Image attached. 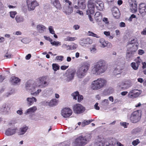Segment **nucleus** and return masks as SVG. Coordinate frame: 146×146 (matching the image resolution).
Segmentation results:
<instances>
[{"label": "nucleus", "instance_id": "obj_29", "mask_svg": "<svg viewBox=\"0 0 146 146\" xmlns=\"http://www.w3.org/2000/svg\"><path fill=\"white\" fill-rule=\"evenodd\" d=\"M78 5L79 8L82 9H85L86 7L85 0H78Z\"/></svg>", "mask_w": 146, "mask_h": 146}, {"label": "nucleus", "instance_id": "obj_14", "mask_svg": "<svg viewBox=\"0 0 146 146\" xmlns=\"http://www.w3.org/2000/svg\"><path fill=\"white\" fill-rule=\"evenodd\" d=\"M131 85V82L130 81L127 80L120 83L118 86L120 89L124 90L128 88Z\"/></svg>", "mask_w": 146, "mask_h": 146}, {"label": "nucleus", "instance_id": "obj_22", "mask_svg": "<svg viewBox=\"0 0 146 146\" xmlns=\"http://www.w3.org/2000/svg\"><path fill=\"white\" fill-rule=\"evenodd\" d=\"M139 11L141 14H146V4L141 3L139 6Z\"/></svg>", "mask_w": 146, "mask_h": 146}, {"label": "nucleus", "instance_id": "obj_34", "mask_svg": "<svg viewBox=\"0 0 146 146\" xmlns=\"http://www.w3.org/2000/svg\"><path fill=\"white\" fill-rule=\"evenodd\" d=\"M122 68H120L118 66L115 69L113 72L115 75L120 74L122 72Z\"/></svg>", "mask_w": 146, "mask_h": 146}, {"label": "nucleus", "instance_id": "obj_26", "mask_svg": "<svg viewBox=\"0 0 146 146\" xmlns=\"http://www.w3.org/2000/svg\"><path fill=\"white\" fill-rule=\"evenodd\" d=\"M112 11L113 16L116 18H118L120 15L118 9L117 7L114 8L112 9Z\"/></svg>", "mask_w": 146, "mask_h": 146}, {"label": "nucleus", "instance_id": "obj_16", "mask_svg": "<svg viewBox=\"0 0 146 146\" xmlns=\"http://www.w3.org/2000/svg\"><path fill=\"white\" fill-rule=\"evenodd\" d=\"M72 110L69 108H65L63 109L61 111V114L64 118L69 117L72 114Z\"/></svg>", "mask_w": 146, "mask_h": 146}, {"label": "nucleus", "instance_id": "obj_41", "mask_svg": "<svg viewBox=\"0 0 146 146\" xmlns=\"http://www.w3.org/2000/svg\"><path fill=\"white\" fill-rule=\"evenodd\" d=\"M52 66V69L55 71H56L59 69L60 66L57 64H53Z\"/></svg>", "mask_w": 146, "mask_h": 146}, {"label": "nucleus", "instance_id": "obj_37", "mask_svg": "<svg viewBox=\"0 0 146 146\" xmlns=\"http://www.w3.org/2000/svg\"><path fill=\"white\" fill-rule=\"evenodd\" d=\"M100 104L103 107L108 106L109 104V102L108 100L104 99L101 102Z\"/></svg>", "mask_w": 146, "mask_h": 146}, {"label": "nucleus", "instance_id": "obj_53", "mask_svg": "<svg viewBox=\"0 0 146 146\" xmlns=\"http://www.w3.org/2000/svg\"><path fill=\"white\" fill-rule=\"evenodd\" d=\"M21 41L25 44H27L29 42L28 39L27 38H24L21 40Z\"/></svg>", "mask_w": 146, "mask_h": 146}, {"label": "nucleus", "instance_id": "obj_30", "mask_svg": "<svg viewBox=\"0 0 146 146\" xmlns=\"http://www.w3.org/2000/svg\"><path fill=\"white\" fill-rule=\"evenodd\" d=\"M75 71L74 70H72L69 73L67 76L66 81L68 82H70L74 78Z\"/></svg>", "mask_w": 146, "mask_h": 146}, {"label": "nucleus", "instance_id": "obj_47", "mask_svg": "<svg viewBox=\"0 0 146 146\" xmlns=\"http://www.w3.org/2000/svg\"><path fill=\"white\" fill-rule=\"evenodd\" d=\"M90 51L92 53H95L96 52V49L95 46L93 45L90 48Z\"/></svg>", "mask_w": 146, "mask_h": 146}, {"label": "nucleus", "instance_id": "obj_56", "mask_svg": "<svg viewBox=\"0 0 146 146\" xmlns=\"http://www.w3.org/2000/svg\"><path fill=\"white\" fill-rule=\"evenodd\" d=\"M120 125L124 127V128H126L127 126L129 124L128 123H127L126 122L120 123Z\"/></svg>", "mask_w": 146, "mask_h": 146}, {"label": "nucleus", "instance_id": "obj_31", "mask_svg": "<svg viewBox=\"0 0 146 146\" xmlns=\"http://www.w3.org/2000/svg\"><path fill=\"white\" fill-rule=\"evenodd\" d=\"M94 16L95 19L97 21L100 22L101 21L102 19V16L100 12H96Z\"/></svg>", "mask_w": 146, "mask_h": 146}, {"label": "nucleus", "instance_id": "obj_50", "mask_svg": "<svg viewBox=\"0 0 146 146\" xmlns=\"http://www.w3.org/2000/svg\"><path fill=\"white\" fill-rule=\"evenodd\" d=\"M79 94V92L78 91L75 92L74 93H73L72 96L73 97V99L76 100L77 99V97L78 96Z\"/></svg>", "mask_w": 146, "mask_h": 146}, {"label": "nucleus", "instance_id": "obj_6", "mask_svg": "<svg viewBox=\"0 0 146 146\" xmlns=\"http://www.w3.org/2000/svg\"><path fill=\"white\" fill-rule=\"evenodd\" d=\"M107 82L106 80L104 78H99L92 82L91 85V88L94 90L100 89L105 86Z\"/></svg>", "mask_w": 146, "mask_h": 146}, {"label": "nucleus", "instance_id": "obj_24", "mask_svg": "<svg viewBox=\"0 0 146 146\" xmlns=\"http://www.w3.org/2000/svg\"><path fill=\"white\" fill-rule=\"evenodd\" d=\"M130 8L131 11L136 12L137 11V5L135 1H132L130 3Z\"/></svg>", "mask_w": 146, "mask_h": 146}, {"label": "nucleus", "instance_id": "obj_57", "mask_svg": "<svg viewBox=\"0 0 146 146\" xmlns=\"http://www.w3.org/2000/svg\"><path fill=\"white\" fill-rule=\"evenodd\" d=\"M12 55L11 54H9L8 53H6V54L4 56V57H6L7 58H11Z\"/></svg>", "mask_w": 146, "mask_h": 146}, {"label": "nucleus", "instance_id": "obj_38", "mask_svg": "<svg viewBox=\"0 0 146 146\" xmlns=\"http://www.w3.org/2000/svg\"><path fill=\"white\" fill-rule=\"evenodd\" d=\"M93 120L90 119L88 120H84L82 122L81 126L82 127H84L86 125H88L93 121Z\"/></svg>", "mask_w": 146, "mask_h": 146}, {"label": "nucleus", "instance_id": "obj_32", "mask_svg": "<svg viewBox=\"0 0 146 146\" xmlns=\"http://www.w3.org/2000/svg\"><path fill=\"white\" fill-rule=\"evenodd\" d=\"M15 19L17 23H22L24 21L23 17L20 15H17L15 17Z\"/></svg>", "mask_w": 146, "mask_h": 146}, {"label": "nucleus", "instance_id": "obj_45", "mask_svg": "<svg viewBox=\"0 0 146 146\" xmlns=\"http://www.w3.org/2000/svg\"><path fill=\"white\" fill-rule=\"evenodd\" d=\"M141 131V129L140 128H137L133 129L132 131V133L133 134H136L140 132Z\"/></svg>", "mask_w": 146, "mask_h": 146}, {"label": "nucleus", "instance_id": "obj_2", "mask_svg": "<svg viewBox=\"0 0 146 146\" xmlns=\"http://www.w3.org/2000/svg\"><path fill=\"white\" fill-rule=\"evenodd\" d=\"M108 68L106 62L103 60H100L94 65L91 70V73L96 75L104 73Z\"/></svg>", "mask_w": 146, "mask_h": 146}, {"label": "nucleus", "instance_id": "obj_3", "mask_svg": "<svg viewBox=\"0 0 146 146\" xmlns=\"http://www.w3.org/2000/svg\"><path fill=\"white\" fill-rule=\"evenodd\" d=\"M116 143V139L114 138H104L98 136L94 144V146H114Z\"/></svg>", "mask_w": 146, "mask_h": 146}, {"label": "nucleus", "instance_id": "obj_13", "mask_svg": "<svg viewBox=\"0 0 146 146\" xmlns=\"http://www.w3.org/2000/svg\"><path fill=\"white\" fill-rule=\"evenodd\" d=\"M142 91L140 90L133 89L130 91L128 94L129 98H134L138 97L141 93Z\"/></svg>", "mask_w": 146, "mask_h": 146}, {"label": "nucleus", "instance_id": "obj_61", "mask_svg": "<svg viewBox=\"0 0 146 146\" xmlns=\"http://www.w3.org/2000/svg\"><path fill=\"white\" fill-rule=\"evenodd\" d=\"M68 66H61L60 69L62 70H65L68 68Z\"/></svg>", "mask_w": 146, "mask_h": 146}, {"label": "nucleus", "instance_id": "obj_15", "mask_svg": "<svg viewBox=\"0 0 146 146\" xmlns=\"http://www.w3.org/2000/svg\"><path fill=\"white\" fill-rule=\"evenodd\" d=\"M10 107L9 104H4L0 108V112L3 114H7L10 110Z\"/></svg>", "mask_w": 146, "mask_h": 146}, {"label": "nucleus", "instance_id": "obj_11", "mask_svg": "<svg viewBox=\"0 0 146 146\" xmlns=\"http://www.w3.org/2000/svg\"><path fill=\"white\" fill-rule=\"evenodd\" d=\"M27 2L29 10L30 11L33 10L39 5L38 3L36 0H27Z\"/></svg>", "mask_w": 146, "mask_h": 146}, {"label": "nucleus", "instance_id": "obj_27", "mask_svg": "<svg viewBox=\"0 0 146 146\" xmlns=\"http://www.w3.org/2000/svg\"><path fill=\"white\" fill-rule=\"evenodd\" d=\"M37 108L36 106H34L27 109L25 112L26 115L35 113L37 110Z\"/></svg>", "mask_w": 146, "mask_h": 146}, {"label": "nucleus", "instance_id": "obj_42", "mask_svg": "<svg viewBox=\"0 0 146 146\" xmlns=\"http://www.w3.org/2000/svg\"><path fill=\"white\" fill-rule=\"evenodd\" d=\"M88 35L89 36H92L97 38H100V36L90 31H88Z\"/></svg>", "mask_w": 146, "mask_h": 146}, {"label": "nucleus", "instance_id": "obj_17", "mask_svg": "<svg viewBox=\"0 0 146 146\" xmlns=\"http://www.w3.org/2000/svg\"><path fill=\"white\" fill-rule=\"evenodd\" d=\"M18 129L16 127H11L7 129L5 134L7 136H10L15 134L17 133Z\"/></svg>", "mask_w": 146, "mask_h": 146}, {"label": "nucleus", "instance_id": "obj_18", "mask_svg": "<svg viewBox=\"0 0 146 146\" xmlns=\"http://www.w3.org/2000/svg\"><path fill=\"white\" fill-rule=\"evenodd\" d=\"M58 100L56 99H53L50 101H44L43 102L42 104L45 105L52 106L57 105L58 104Z\"/></svg>", "mask_w": 146, "mask_h": 146}, {"label": "nucleus", "instance_id": "obj_40", "mask_svg": "<svg viewBox=\"0 0 146 146\" xmlns=\"http://www.w3.org/2000/svg\"><path fill=\"white\" fill-rule=\"evenodd\" d=\"M131 66L132 68L135 70H138L139 66L136 64V62H133L131 64Z\"/></svg>", "mask_w": 146, "mask_h": 146}, {"label": "nucleus", "instance_id": "obj_55", "mask_svg": "<svg viewBox=\"0 0 146 146\" xmlns=\"http://www.w3.org/2000/svg\"><path fill=\"white\" fill-rule=\"evenodd\" d=\"M63 57H64L62 56H58L56 57V59L60 61H62L63 60Z\"/></svg>", "mask_w": 146, "mask_h": 146}, {"label": "nucleus", "instance_id": "obj_21", "mask_svg": "<svg viewBox=\"0 0 146 146\" xmlns=\"http://www.w3.org/2000/svg\"><path fill=\"white\" fill-rule=\"evenodd\" d=\"M28 129V127L26 125L21 127L19 130H17V134L19 135H22L25 134Z\"/></svg>", "mask_w": 146, "mask_h": 146}, {"label": "nucleus", "instance_id": "obj_28", "mask_svg": "<svg viewBox=\"0 0 146 146\" xmlns=\"http://www.w3.org/2000/svg\"><path fill=\"white\" fill-rule=\"evenodd\" d=\"M36 28L40 33H43L46 30V27L42 25H38L37 26Z\"/></svg>", "mask_w": 146, "mask_h": 146}, {"label": "nucleus", "instance_id": "obj_43", "mask_svg": "<svg viewBox=\"0 0 146 146\" xmlns=\"http://www.w3.org/2000/svg\"><path fill=\"white\" fill-rule=\"evenodd\" d=\"M136 64L138 66H139L142 62V60L140 57H138L135 60Z\"/></svg>", "mask_w": 146, "mask_h": 146}, {"label": "nucleus", "instance_id": "obj_64", "mask_svg": "<svg viewBox=\"0 0 146 146\" xmlns=\"http://www.w3.org/2000/svg\"><path fill=\"white\" fill-rule=\"evenodd\" d=\"M103 21L106 24H108V19L106 18H104L103 19Z\"/></svg>", "mask_w": 146, "mask_h": 146}, {"label": "nucleus", "instance_id": "obj_63", "mask_svg": "<svg viewBox=\"0 0 146 146\" xmlns=\"http://www.w3.org/2000/svg\"><path fill=\"white\" fill-rule=\"evenodd\" d=\"M141 34L145 35H146V28L143 29V31L141 33Z\"/></svg>", "mask_w": 146, "mask_h": 146}, {"label": "nucleus", "instance_id": "obj_36", "mask_svg": "<svg viewBox=\"0 0 146 146\" xmlns=\"http://www.w3.org/2000/svg\"><path fill=\"white\" fill-rule=\"evenodd\" d=\"M77 39L76 37H72L69 36H67L64 39V40L65 41H73Z\"/></svg>", "mask_w": 146, "mask_h": 146}, {"label": "nucleus", "instance_id": "obj_52", "mask_svg": "<svg viewBox=\"0 0 146 146\" xmlns=\"http://www.w3.org/2000/svg\"><path fill=\"white\" fill-rule=\"evenodd\" d=\"M72 10L71 7H69L68 10L66 11L65 13L66 14L68 15L70 14L72 12Z\"/></svg>", "mask_w": 146, "mask_h": 146}, {"label": "nucleus", "instance_id": "obj_48", "mask_svg": "<svg viewBox=\"0 0 146 146\" xmlns=\"http://www.w3.org/2000/svg\"><path fill=\"white\" fill-rule=\"evenodd\" d=\"M140 143V141L138 139H137L134 140L132 142V144L134 146H136Z\"/></svg>", "mask_w": 146, "mask_h": 146}, {"label": "nucleus", "instance_id": "obj_58", "mask_svg": "<svg viewBox=\"0 0 146 146\" xmlns=\"http://www.w3.org/2000/svg\"><path fill=\"white\" fill-rule=\"evenodd\" d=\"M73 28L75 30H78L80 28V26L78 25H75L73 26Z\"/></svg>", "mask_w": 146, "mask_h": 146}, {"label": "nucleus", "instance_id": "obj_10", "mask_svg": "<svg viewBox=\"0 0 146 146\" xmlns=\"http://www.w3.org/2000/svg\"><path fill=\"white\" fill-rule=\"evenodd\" d=\"M74 112L76 114H78L83 113L85 110V108L80 104L74 105L73 107Z\"/></svg>", "mask_w": 146, "mask_h": 146}, {"label": "nucleus", "instance_id": "obj_9", "mask_svg": "<svg viewBox=\"0 0 146 146\" xmlns=\"http://www.w3.org/2000/svg\"><path fill=\"white\" fill-rule=\"evenodd\" d=\"M138 45L137 39L136 38H135L133 39L129 42L127 46V48H131L132 49H134V51H135L137 50Z\"/></svg>", "mask_w": 146, "mask_h": 146}, {"label": "nucleus", "instance_id": "obj_35", "mask_svg": "<svg viewBox=\"0 0 146 146\" xmlns=\"http://www.w3.org/2000/svg\"><path fill=\"white\" fill-rule=\"evenodd\" d=\"M99 42L101 44V46L102 47H105L108 44V42L106 41L104 38H100L99 40Z\"/></svg>", "mask_w": 146, "mask_h": 146}, {"label": "nucleus", "instance_id": "obj_5", "mask_svg": "<svg viewBox=\"0 0 146 146\" xmlns=\"http://www.w3.org/2000/svg\"><path fill=\"white\" fill-rule=\"evenodd\" d=\"M90 66L87 62L84 63L77 69L76 72V76L79 78H82L86 74Z\"/></svg>", "mask_w": 146, "mask_h": 146}, {"label": "nucleus", "instance_id": "obj_44", "mask_svg": "<svg viewBox=\"0 0 146 146\" xmlns=\"http://www.w3.org/2000/svg\"><path fill=\"white\" fill-rule=\"evenodd\" d=\"M61 47L64 49H66L67 50H69L70 45H68L67 44H63Z\"/></svg>", "mask_w": 146, "mask_h": 146}, {"label": "nucleus", "instance_id": "obj_20", "mask_svg": "<svg viewBox=\"0 0 146 146\" xmlns=\"http://www.w3.org/2000/svg\"><path fill=\"white\" fill-rule=\"evenodd\" d=\"M136 51H134V49H132V48H128L126 53L127 58L128 59H131L133 57L134 54Z\"/></svg>", "mask_w": 146, "mask_h": 146}, {"label": "nucleus", "instance_id": "obj_54", "mask_svg": "<svg viewBox=\"0 0 146 146\" xmlns=\"http://www.w3.org/2000/svg\"><path fill=\"white\" fill-rule=\"evenodd\" d=\"M83 96L78 94V102H80L83 99Z\"/></svg>", "mask_w": 146, "mask_h": 146}, {"label": "nucleus", "instance_id": "obj_46", "mask_svg": "<svg viewBox=\"0 0 146 146\" xmlns=\"http://www.w3.org/2000/svg\"><path fill=\"white\" fill-rule=\"evenodd\" d=\"M51 44L52 45L57 46L61 45V42L59 41H54L53 42H51Z\"/></svg>", "mask_w": 146, "mask_h": 146}, {"label": "nucleus", "instance_id": "obj_19", "mask_svg": "<svg viewBox=\"0 0 146 146\" xmlns=\"http://www.w3.org/2000/svg\"><path fill=\"white\" fill-rule=\"evenodd\" d=\"M51 4L58 9H60L61 5L59 0H50Z\"/></svg>", "mask_w": 146, "mask_h": 146}, {"label": "nucleus", "instance_id": "obj_39", "mask_svg": "<svg viewBox=\"0 0 146 146\" xmlns=\"http://www.w3.org/2000/svg\"><path fill=\"white\" fill-rule=\"evenodd\" d=\"M69 50H74L78 47V45L74 43H72L71 45H70Z\"/></svg>", "mask_w": 146, "mask_h": 146}, {"label": "nucleus", "instance_id": "obj_4", "mask_svg": "<svg viewBox=\"0 0 146 146\" xmlns=\"http://www.w3.org/2000/svg\"><path fill=\"white\" fill-rule=\"evenodd\" d=\"M92 136L90 134L85 136L80 135L73 142L74 146H85L91 140Z\"/></svg>", "mask_w": 146, "mask_h": 146}, {"label": "nucleus", "instance_id": "obj_23", "mask_svg": "<svg viewBox=\"0 0 146 146\" xmlns=\"http://www.w3.org/2000/svg\"><path fill=\"white\" fill-rule=\"evenodd\" d=\"M36 98L33 97H28L26 99L27 103L29 106L32 105L34 102H36Z\"/></svg>", "mask_w": 146, "mask_h": 146}, {"label": "nucleus", "instance_id": "obj_51", "mask_svg": "<svg viewBox=\"0 0 146 146\" xmlns=\"http://www.w3.org/2000/svg\"><path fill=\"white\" fill-rule=\"evenodd\" d=\"M48 30L50 33L52 34H54L55 33V32L53 29V27L51 26H49L48 27Z\"/></svg>", "mask_w": 146, "mask_h": 146}, {"label": "nucleus", "instance_id": "obj_59", "mask_svg": "<svg viewBox=\"0 0 146 146\" xmlns=\"http://www.w3.org/2000/svg\"><path fill=\"white\" fill-rule=\"evenodd\" d=\"M98 103H96L94 106V107L96 110H99L100 109V107L98 106Z\"/></svg>", "mask_w": 146, "mask_h": 146}, {"label": "nucleus", "instance_id": "obj_25", "mask_svg": "<svg viewBox=\"0 0 146 146\" xmlns=\"http://www.w3.org/2000/svg\"><path fill=\"white\" fill-rule=\"evenodd\" d=\"M10 81L13 85H18L20 84L21 80L18 77L13 76L11 78Z\"/></svg>", "mask_w": 146, "mask_h": 146}, {"label": "nucleus", "instance_id": "obj_49", "mask_svg": "<svg viewBox=\"0 0 146 146\" xmlns=\"http://www.w3.org/2000/svg\"><path fill=\"white\" fill-rule=\"evenodd\" d=\"M9 14L10 17L12 18H14L15 16L17 14V13L16 11H12L10 12Z\"/></svg>", "mask_w": 146, "mask_h": 146}, {"label": "nucleus", "instance_id": "obj_7", "mask_svg": "<svg viewBox=\"0 0 146 146\" xmlns=\"http://www.w3.org/2000/svg\"><path fill=\"white\" fill-rule=\"evenodd\" d=\"M141 111L138 110L133 112L129 117L130 121L132 123H136L139 121L141 118Z\"/></svg>", "mask_w": 146, "mask_h": 146}, {"label": "nucleus", "instance_id": "obj_8", "mask_svg": "<svg viewBox=\"0 0 146 146\" xmlns=\"http://www.w3.org/2000/svg\"><path fill=\"white\" fill-rule=\"evenodd\" d=\"M88 9L86 11V14L88 15L90 20L93 23V19L91 15H93L94 13V4L93 1L92 0H89L88 2Z\"/></svg>", "mask_w": 146, "mask_h": 146}, {"label": "nucleus", "instance_id": "obj_12", "mask_svg": "<svg viewBox=\"0 0 146 146\" xmlns=\"http://www.w3.org/2000/svg\"><path fill=\"white\" fill-rule=\"evenodd\" d=\"M79 44L81 46L86 47L88 45L92 44L93 40L89 38H81L79 41Z\"/></svg>", "mask_w": 146, "mask_h": 146}, {"label": "nucleus", "instance_id": "obj_1", "mask_svg": "<svg viewBox=\"0 0 146 146\" xmlns=\"http://www.w3.org/2000/svg\"><path fill=\"white\" fill-rule=\"evenodd\" d=\"M47 79L46 76H42L38 78L32 84H31L29 82H27L25 84L26 88V89H32L33 91H35V88L37 87L45 88L48 84L47 81Z\"/></svg>", "mask_w": 146, "mask_h": 146}, {"label": "nucleus", "instance_id": "obj_33", "mask_svg": "<svg viewBox=\"0 0 146 146\" xmlns=\"http://www.w3.org/2000/svg\"><path fill=\"white\" fill-rule=\"evenodd\" d=\"M36 88H35V91H33V90H29L27 89L28 90H31V94L32 95H33L34 96H37L39 95V93L41 92V90L40 89H39L37 90L36 91H35L36 90Z\"/></svg>", "mask_w": 146, "mask_h": 146}, {"label": "nucleus", "instance_id": "obj_62", "mask_svg": "<svg viewBox=\"0 0 146 146\" xmlns=\"http://www.w3.org/2000/svg\"><path fill=\"white\" fill-rule=\"evenodd\" d=\"M65 2L66 3L68 4L69 6L71 5L72 4V2L69 0H64L63 2Z\"/></svg>", "mask_w": 146, "mask_h": 146}, {"label": "nucleus", "instance_id": "obj_60", "mask_svg": "<svg viewBox=\"0 0 146 146\" xmlns=\"http://www.w3.org/2000/svg\"><path fill=\"white\" fill-rule=\"evenodd\" d=\"M144 53V51L143 50L139 49L138 50V54L140 55H142Z\"/></svg>", "mask_w": 146, "mask_h": 146}]
</instances>
